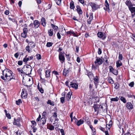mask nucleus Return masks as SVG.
I'll return each instance as SVG.
<instances>
[{
    "label": "nucleus",
    "mask_w": 135,
    "mask_h": 135,
    "mask_svg": "<svg viewBox=\"0 0 135 135\" xmlns=\"http://www.w3.org/2000/svg\"><path fill=\"white\" fill-rule=\"evenodd\" d=\"M108 80L109 83L112 84H113L114 83L111 77H110L108 78Z\"/></svg>",
    "instance_id": "obj_30"
},
{
    "label": "nucleus",
    "mask_w": 135,
    "mask_h": 135,
    "mask_svg": "<svg viewBox=\"0 0 135 135\" xmlns=\"http://www.w3.org/2000/svg\"><path fill=\"white\" fill-rule=\"evenodd\" d=\"M119 98H118V97H116L115 98H111L110 99V100L111 101H115V102H117L119 100Z\"/></svg>",
    "instance_id": "obj_26"
},
{
    "label": "nucleus",
    "mask_w": 135,
    "mask_h": 135,
    "mask_svg": "<svg viewBox=\"0 0 135 135\" xmlns=\"http://www.w3.org/2000/svg\"><path fill=\"white\" fill-rule=\"evenodd\" d=\"M70 83V86L71 87L73 88H75V89L78 88V84L75 83H73V82H71Z\"/></svg>",
    "instance_id": "obj_10"
},
{
    "label": "nucleus",
    "mask_w": 135,
    "mask_h": 135,
    "mask_svg": "<svg viewBox=\"0 0 135 135\" xmlns=\"http://www.w3.org/2000/svg\"><path fill=\"white\" fill-rule=\"evenodd\" d=\"M126 107L128 109H132L133 107V105L130 102H128L126 104Z\"/></svg>",
    "instance_id": "obj_12"
},
{
    "label": "nucleus",
    "mask_w": 135,
    "mask_h": 135,
    "mask_svg": "<svg viewBox=\"0 0 135 135\" xmlns=\"http://www.w3.org/2000/svg\"><path fill=\"white\" fill-rule=\"evenodd\" d=\"M53 116L55 118H57V115L56 112H55L53 113Z\"/></svg>",
    "instance_id": "obj_57"
},
{
    "label": "nucleus",
    "mask_w": 135,
    "mask_h": 135,
    "mask_svg": "<svg viewBox=\"0 0 135 135\" xmlns=\"http://www.w3.org/2000/svg\"><path fill=\"white\" fill-rule=\"evenodd\" d=\"M32 125H31V127L32 128H34V127L36 125V123L34 121H31Z\"/></svg>",
    "instance_id": "obj_33"
},
{
    "label": "nucleus",
    "mask_w": 135,
    "mask_h": 135,
    "mask_svg": "<svg viewBox=\"0 0 135 135\" xmlns=\"http://www.w3.org/2000/svg\"><path fill=\"white\" fill-rule=\"evenodd\" d=\"M112 73L115 75H117L118 74V71L117 70H114Z\"/></svg>",
    "instance_id": "obj_41"
},
{
    "label": "nucleus",
    "mask_w": 135,
    "mask_h": 135,
    "mask_svg": "<svg viewBox=\"0 0 135 135\" xmlns=\"http://www.w3.org/2000/svg\"><path fill=\"white\" fill-rule=\"evenodd\" d=\"M57 36L58 38L59 39H60L61 38V35L59 32L57 33Z\"/></svg>",
    "instance_id": "obj_59"
},
{
    "label": "nucleus",
    "mask_w": 135,
    "mask_h": 135,
    "mask_svg": "<svg viewBox=\"0 0 135 135\" xmlns=\"http://www.w3.org/2000/svg\"><path fill=\"white\" fill-rule=\"evenodd\" d=\"M129 9L131 11L133 17L135 15V7H132L129 8Z\"/></svg>",
    "instance_id": "obj_9"
},
{
    "label": "nucleus",
    "mask_w": 135,
    "mask_h": 135,
    "mask_svg": "<svg viewBox=\"0 0 135 135\" xmlns=\"http://www.w3.org/2000/svg\"><path fill=\"white\" fill-rule=\"evenodd\" d=\"M28 45L31 47L32 49H33L35 47V44L33 41H31L28 43Z\"/></svg>",
    "instance_id": "obj_11"
},
{
    "label": "nucleus",
    "mask_w": 135,
    "mask_h": 135,
    "mask_svg": "<svg viewBox=\"0 0 135 135\" xmlns=\"http://www.w3.org/2000/svg\"><path fill=\"white\" fill-rule=\"evenodd\" d=\"M22 132L20 130H18L16 132V135H21Z\"/></svg>",
    "instance_id": "obj_43"
},
{
    "label": "nucleus",
    "mask_w": 135,
    "mask_h": 135,
    "mask_svg": "<svg viewBox=\"0 0 135 135\" xmlns=\"http://www.w3.org/2000/svg\"><path fill=\"white\" fill-rule=\"evenodd\" d=\"M77 11L79 14L81 15L82 14L83 12L79 6H77Z\"/></svg>",
    "instance_id": "obj_15"
},
{
    "label": "nucleus",
    "mask_w": 135,
    "mask_h": 135,
    "mask_svg": "<svg viewBox=\"0 0 135 135\" xmlns=\"http://www.w3.org/2000/svg\"><path fill=\"white\" fill-rule=\"evenodd\" d=\"M22 4V2L21 1H20L19 2L18 4L19 5V6L20 7H21V5Z\"/></svg>",
    "instance_id": "obj_64"
},
{
    "label": "nucleus",
    "mask_w": 135,
    "mask_h": 135,
    "mask_svg": "<svg viewBox=\"0 0 135 135\" xmlns=\"http://www.w3.org/2000/svg\"><path fill=\"white\" fill-rule=\"evenodd\" d=\"M51 26H52L54 30H56L57 29L58 27L57 26L54 25L52 24H51Z\"/></svg>",
    "instance_id": "obj_37"
},
{
    "label": "nucleus",
    "mask_w": 135,
    "mask_h": 135,
    "mask_svg": "<svg viewBox=\"0 0 135 135\" xmlns=\"http://www.w3.org/2000/svg\"><path fill=\"white\" fill-rule=\"evenodd\" d=\"M9 11L8 10H6L5 13H4L6 15H8V14H9Z\"/></svg>",
    "instance_id": "obj_63"
},
{
    "label": "nucleus",
    "mask_w": 135,
    "mask_h": 135,
    "mask_svg": "<svg viewBox=\"0 0 135 135\" xmlns=\"http://www.w3.org/2000/svg\"><path fill=\"white\" fill-rule=\"evenodd\" d=\"M65 98L64 97H62L60 98V101L61 103H63L64 101Z\"/></svg>",
    "instance_id": "obj_51"
},
{
    "label": "nucleus",
    "mask_w": 135,
    "mask_h": 135,
    "mask_svg": "<svg viewBox=\"0 0 135 135\" xmlns=\"http://www.w3.org/2000/svg\"><path fill=\"white\" fill-rule=\"evenodd\" d=\"M105 7H104V9L105 10L107 11L108 12H110V10L109 8V5L108 2L107 0L105 2Z\"/></svg>",
    "instance_id": "obj_6"
},
{
    "label": "nucleus",
    "mask_w": 135,
    "mask_h": 135,
    "mask_svg": "<svg viewBox=\"0 0 135 135\" xmlns=\"http://www.w3.org/2000/svg\"><path fill=\"white\" fill-rule=\"evenodd\" d=\"M90 5L91 6L92 10L94 11L99 8V6L93 2H91Z\"/></svg>",
    "instance_id": "obj_4"
},
{
    "label": "nucleus",
    "mask_w": 135,
    "mask_h": 135,
    "mask_svg": "<svg viewBox=\"0 0 135 135\" xmlns=\"http://www.w3.org/2000/svg\"><path fill=\"white\" fill-rule=\"evenodd\" d=\"M27 35V33L23 32L22 33L21 36L22 37H23L24 38H25L26 37Z\"/></svg>",
    "instance_id": "obj_40"
},
{
    "label": "nucleus",
    "mask_w": 135,
    "mask_h": 135,
    "mask_svg": "<svg viewBox=\"0 0 135 135\" xmlns=\"http://www.w3.org/2000/svg\"><path fill=\"white\" fill-rule=\"evenodd\" d=\"M103 60L100 58L96 57V60L94 61L95 64L98 63V64L100 65L102 64Z\"/></svg>",
    "instance_id": "obj_7"
},
{
    "label": "nucleus",
    "mask_w": 135,
    "mask_h": 135,
    "mask_svg": "<svg viewBox=\"0 0 135 135\" xmlns=\"http://www.w3.org/2000/svg\"><path fill=\"white\" fill-rule=\"evenodd\" d=\"M47 104H50L52 106L54 105V103L53 102H51V100H49L47 102Z\"/></svg>",
    "instance_id": "obj_29"
},
{
    "label": "nucleus",
    "mask_w": 135,
    "mask_h": 135,
    "mask_svg": "<svg viewBox=\"0 0 135 135\" xmlns=\"http://www.w3.org/2000/svg\"><path fill=\"white\" fill-rule=\"evenodd\" d=\"M17 70H18L19 72L21 74H24V73L23 69H22V70H21L20 68H18L17 69ZM21 75H22V74H21Z\"/></svg>",
    "instance_id": "obj_35"
},
{
    "label": "nucleus",
    "mask_w": 135,
    "mask_h": 135,
    "mask_svg": "<svg viewBox=\"0 0 135 135\" xmlns=\"http://www.w3.org/2000/svg\"><path fill=\"white\" fill-rule=\"evenodd\" d=\"M48 34L50 36H52L53 34V32L52 29L48 30Z\"/></svg>",
    "instance_id": "obj_22"
},
{
    "label": "nucleus",
    "mask_w": 135,
    "mask_h": 135,
    "mask_svg": "<svg viewBox=\"0 0 135 135\" xmlns=\"http://www.w3.org/2000/svg\"><path fill=\"white\" fill-rule=\"evenodd\" d=\"M41 122L43 125H44L46 122L45 118H41Z\"/></svg>",
    "instance_id": "obj_25"
},
{
    "label": "nucleus",
    "mask_w": 135,
    "mask_h": 135,
    "mask_svg": "<svg viewBox=\"0 0 135 135\" xmlns=\"http://www.w3.org/2000/svg\"><path fill=\"white\" fill-rule=\"evenodd\" d=\"M33 24L35 28H38L40 25V22L37 20H35L33 22Z\"/></svg>",
    "instance_id": "obj_8"
},
{
    "label": "nucleus",
    "mask_w": 135,
    "mask_h": 135,
    "mask_svg": "<svg viewBox=\"0 0 135 135\" xmlns=\"http://www.w3.org/2000/svg\"><path fill=\"white\" fill-rule=\"evenodd\" d=\"M47 128L50 130H52L54 129V127L51 124H49L47 126Z\"/></svg>",
    "instance_id": "obj_20"
},
{
    "label": "nucleus",
    "mask_w": 135,
    "mask_h": 135,
    "mask_svg": "<svg viewBox=\"0 0 135 135\" xmlns=\"http://www.w3.org/2000/svg\"><path fill=\"white\" fill-rule=\"evenodd\" d=\"M98 36L99 37L101 38L103 37V33L102 32H99L97 34ZM104 38H103V39H105V37L104 36Z\"/></svg>",
    "instance_id": "obj_23"
},
{
    "label": "nucleus",
    "mask_w": 135,
    "mask_h": 135,
    "mask_svg": "<svg viewBox=\"0 0 135 135\" xmlns=\"http://www.w3.org/2000/svg\"><path fill=\"white\" fill-rule=\"evenodd\" d=\"M102 52L101 49L100 48L98 49V53L100 55L101 54Z\"/></svg>",
    "instance_id": "obj_61"
},
{
    "label": "nucleus",
    "mask_w": 135,
    "mask_h": 135,
    "mask_svg": "<svg viewBox=\"0 0 135 135\" xmlns=\"http://www.w3.org/2000/svg\"><path fill=\"white\" fill-rule=\"evenodd\" d=\"M47 115V113L45 111L43 112L42 114V118H45V117Z\"/></svg>",
    "instance_id": "obj_44"
},
{
    "label": "nucleus",
    "mask_w": 135,
    "mask_h": 135,
    "mask_svg": "<svg viewBox=\"0 0 135 135\" xmlns=\"http://www.w3.org/2000/svg\"><path fill=\"white\" fill-rule=\"evenodd\" d=\"M19 56V53L17 52L14 55L15 56L16 58H17Z\"/></svg>",
    "instance_id": "obj_56"
},
{
    "label": "nucleus",
    "mask_w": 135,
    "mask_h": 135,
    "mask_svg": "<svg viewBox=\"0 0 135 135\" xmlns=\"http://www.w3.org/2000/svg\"><path fill=\"white\" fill-rule=\"evenodd\" d=\"M120 99L124 103H125L126 102V101L125 98L123 97H120Z\"/></svg>",
    "instance_id": "obj_32"
},
{
    "label": "nucleus",
    "mask_w": 135,
    "mask_h": 135,
    "mask_svg": "<svg viewBox=\"0 0 135 135\" xmlns=\"http://www.w3.org/2000/svg\"><path fill=\"white\" fill-rule=\"evenodd\" d=\"M99 105L97 104H94V105L93 107L94 108L95 111L96 112L97 111V112H99Z\"/></svg>",
    "instance_id": "obj_17"
},
{
    "label": "nucleus",
    "mask_w": 135,
    "mask_h": 135,
    "mask_svg": "<svg viewBox=\"0 0 135 135\" xmlns=\"http://www.w3.org/2000/svg\"><path fill=\"white\" fill-rule=\"evenodd\" d=\"M41 116L40 115H39L38 118L36 119V121L37 122H39L40 120V119Z\"/></svg>",
    "instance_id": "obj_60"
},
{
    "label": "nucleus",
    "mask_w": 135,
    "mask_h": 135,
    "mask_svg": "<svg viewBox=\"0 0 135 135\" xmlns=\"http://www.w3.org/2000/svg\"><path fill=\"white\" fill-rule=\"evenodd\" d=\"M88 76L90 78H92L93 76V74L91 72H89L88 73Z\"/></svg>",
    "instance_id": "obj_46"
},
{
    "label": "nucleus",
    "mask_w": 135,
    "mask_h": 135,
    "mask_svg": "<svg viewBox=\"0 0 135 135\" xmlns=\"http://www.w3.org/2000/svg\"><path fill=\"white\" fill-rule=\"evenodd\" d=\"M116 66L117 68L119 67L122 65V64L120 61L118 60L116 61Z\"/></svg>",
    "instance_id": "obj_19"
},
{
    "label": "nucleus",
    "mask_w": 135,
    "mask_h": 135,
    "mask_svg": "<svg viewBox=\"0 0 135 135\" xmlns=\"http://www.w3.org/2000/svg\"><path fill=\"white\" fill-rule=\"evenodd\" d=\"M94 81L97 82L99 81V78H98V77L96 76L95 78H94Z\"/></svg>",
    "instance_id": "obj_50"
},
{
    "label": "nucleus",
    "mask_w": 135,
    "mask_h": 135,
    "mask_svg": "<svg viewBox=\"0 0 135 135\" xmlns=\"http://www.w3.org/2000/svg\"><path fill=\"white\" fill-rule=\"evenodd\" d=\"M20 118H18L17 119L15 118L14 122H13V125H16L18 127H20L21 125L20 123Z\"/></svg>",
    "instance_id": "obj_5"
},
{
    "label": "nucleus",
    "mask_w": 135,
    "mask_h": 135,
    "mask_svg": "<svg viewBox=\"0 0 135 135\" xmlns=\"http://www.w3.org/2000/svg\"><path fill=\"white\" fill-rule=\"evenodd\" d=\"M26 50L28 52L30 53L31 51V49L30 48L29 46L28 45L26 47Z\"/></svg>",
    "instance_id": "obj_28"
},
{
    "label": "nucleus",
    "mask_w": 135,
    "mask_h": 135,
    "mask_svg": "<svg viewBox=\"0 0 135 135\" xmlns=\"http://www.w3.org/2000/svg\"><path fill=\"white\" fill-rule=\"evenodd\" d=\"M38 89L40 91V92L41 93H43V90L42 88H38Z\"/></svg>",
    "instance_id": "obj_62"
},
{
    "label": "nucleus",
    "mask_w": 135,
    "mask_h": 135,
    "mask_svg": "<svg viewBox=\"0 0 135 135\" xmlns=\"http://www.w3.org/2000/svg\"><path fill=\"white\" fill-rule=\"evenodd\" d=\"M59 59L62 64L65 60V58L64 54L60 52L59 54Z\"/></svg>",
    "instance_id": "obj_3"
},
{
    "label": "nucleus",
    "mask_w": 135,
    "mask_h": 135,
    "mask_svg": "<svg viewBox=\"0 0 135 135\" xmlns=\"http://www.w3.org/2000/svg\"><path fill=\"white\" fill-rule=\"evenodd\" d=\"M84 122V120L80 119L78 121L77 123V125L78 126H80V125L83 124Z\"/></svg>",
    "instance_id": "obj_21"
},
{
    "label": "nucleus",
    "mask_w": 135,
    "mask_h": 135,
    "mask_svg": "<svg viewBox=\"0 0 135 135\" xmlns=\"http://www.w3.org/2000/svg\"><path fill=\"white\" fill-rule=\"evenodd\" d=\"M68 72L69 71L68 70L64 69L63 70V74L64 75L66 76Z\"/></svg>",
    "instance_id": "obj_27"
},
{
    "label": "nucleus",
    "mask_w": 135,
    "mask_h": 135,
    "mask_svg": "<svg viewBox=\"0 0 135 135\" xmlns=\"http://www.w3.org/2000/svg\"><path fill=\"white\" fill-rule=\"evenodd\" d=\"M50 70L49 69L46 71V77L48 78L50 76Z\"/></svg>",
    "instance_id": "obj_18"
},
{
    "label": "nucleus",
    "mask_w": 135,
    "mask_h": 135,
    "mask_svg": "<svg viewBox=\"0 0 135 135\" xmlns=\"http://www.w3.org/2000/svg\"><path fill=\"white\" fill-rule=\"evenodd\" d=\"M60 132L62 134V135H65L64 130L63 129H61L60 130Z\"/></svg>",
    "instance_id": "obj_55"
},
{
    "label": "nucleus",
    "mask_w": 135,
    "mask_h": 135,
    "mask_svg": "<svg viewBox=\"0 0 135 135\" xmlns=\"http://www.w3.org/2000/svg\"><path fill=\"white\" fill-rule=\"evenodd\" d=\"M23 32L25 33H27L28 31V29L27 28H24L23 29Z\"/></svg>",
    "instance_id": "obj_49"
},
{
    "label": "nucleus",
    "mask_w": 135,
    "mask_h": 135,
    "mask_svg": "<svg viewBox=\"0 0 135 135\" xmlns=\"http://www.w3.org/2000/svg\"><path fill=\"white\" fill-rule=\"evenodd\" d=\"M6 115L8 118H9V119H11V115L10 114H9V113L7 114L6 113Z\"/></svg>",
    "instance_id": "obj_54"
},
{
    "label": "nucleus",
    "mask_w": 135,
    "mask_h": 135,
    "mask_svg": "<svg viewBox=\"0 0 135 135\" xmlns=\"http://www.w3.org/2000/svg\"><path fill=\"white\" fill-rule=\"evenodd\" d=\"M3 76H1V78L4 80L10 81L12 79H15L13 76L12 75V72L10 70L6 69L3 71Z\"/></svg>",
    "instance_id": "obj_1"
},
{
    "label": "nucleus",
    "mask_w": 135,
    "mask_h": 135,
    "mask_svg": "<svg viewBox=\"0 0 135 135\" xmlns=\"http://www.w3.org/2000/svg\"><path fill=\"white\" fill-rule=\"evenodd\" d=\"M23 62L22 61H19L18 62V64L19 65H22V64Z\"/></svg>",
    "instance_id": "obj_53"
},
{
    "label": "nucleus",
    "mask_w": 135,
    "mask_h": 135,
    "mask_svg": "<svg viewBox=\"0 0 135 135\" xmlns=\"http://www.w3.org/2000/svg\"><path fill=\"white\" fill-rule=\"evenodd\" d=\"M67 34H70V35H73L75 37H78V35H76L74 32L73 31H68L67 32Z\"/></svg>",
    "instance_id": "obj_13"
},
{
    "label": "nucleus",
    "mask_w": 135,
    "mask_h": 135,
    "mask_svg": "<svg viewBox=\"0 0 135 135\" xmlns=\"http://www.w3.org/2000/svg\"><path fill=\"white\" fill-rule=\"evenodd\" d=\"M134 85V82L133 81L131 82L129 84V85L131 87H132Z\"/></svg>",
    "instance_id": "obj_52"
},
{
    "label": "nucleus",
    "mask_w": 135,
    "mask_h": 135,
    "mask_svg": "<svg viewBox=\"0 0 135 135\" xmlns=\"http://www.w3.org/2000/svg\"><path fill=\"white\" fill-rule=\"evenodd\" d=\"M55 2L56 4L59 5H60L61 3V0H55Z\"/></svg>",
    "instance_id": "obj_39"
},
{
    "label": "nucleus",
    "mask_w": 135,
    "mask_h": 135,
    "mask_svg": "<svg viewBox=\"0 0 135 135\" xmlns=\"http://www.w3.org/2000/svg\"><path fill=\"white\" fill-rule=\"evenodd\" d=\"M72 93L71 92H69L68 93L66 96V98L68 101H69L70 99Z\"/></svg>",
    "instance_id": "obj_14"
},
{
    "label": "nucleus",
    "mask_w": 135,
    "mask_h": 135,
    "mask_svg": "<svg viewBox=\"0 0 135 135\" xmlns=\"http://www.w3.org/2000/svg\"><path fill=\"white\" fill-rule=\"evenodd\" d=\"M37 58L38 60L40 59H41V55L40 54H37L36 55Z\"/></svg>",
    "instance_id": "obj_47"
},
{
    "label": "nucleus",
    "mask_w": 135,
    "mask_h": 135,
    "mask_svg": "<svg viewBox=\"0 0 135 135\" xmlns=\"http://www.w3.org/2000/svg\"><path fill=\"white\" fill-rule=\"evenodd\" d=\"M126 4L128 6H129L131 5V2L127 0L125 2Z\"/></svg>",
    "instance_id": "obj_36"
},
{
    "label": "nucleus",
    "mask_w": 135,
    "mask_h": 135,
    "mask_svg": "<svg viewBox=\"0 0 135 135\" xmlns=\"http://www.w3.org/2000/svg\"><path fill=\"white\" fill-rule=\"evenodd\" d=\"M29 60H30L29 57H27V55L26 56L23 60V61L24 62H26Z\"/></svg>",
    "instance_id": "obj_24"
},
{
    "label": "nucleus",
    "mask_w": 135,
    "mask_h": 135,
    "mask_svg": "<svg viewBox=\"0 0 135 135\" xmlns=\"http://www.w3.org/2000/svg\"><path fill=\"white\" fill-rule=\"evenodd\" d=\"M109 71L110 72L112 73L113 71V70H114V69L113 67L112 66H110L109 67Z\"/></svg>",
    "instance_id": "obj_45"
},
{
    "label": "nucleus",
    "mask_w": 135,
    "mask_h": 135,
    "mask_svg": "<svg viewBox=\"0 0 135 135\" xmlns=\"http://www.w3.org/2000/svg\"><path fill=\"white\" fill-rule=\"evenodd\" d=\"M123 59V56L122 55V54H119V60H122Z\"/></svg>",
    "instance_id": "obj_48"
},
{
    "label": "nucleus",
    "mask_w": 135,
    "mask_h": 135,
    "mask_svg": "<svg viewBox=\"0 0 135 135\" xmlns=\"http://www.w3.org/2000/svg\"><path fill=\"white\" fill-rule=\"evenodd\" d=\"M41 23L42 25L44 26H45L46 25V22L45 19L44 18L42 17V18L41 19Z\"/></svg>",
    "instance_id": "obj_16"
},
{
    "label": "nucleus",
    "mask_w": 135,
    "mask_h": 135,
    "mask_svg": "<svg viewBox=\"0 0 135 135\" xmlns=\"http://www.w3.org/2000/svg\"><path fill=\"white\" fill-rule=\"evenodd\" d=\"M53 44L51 42H48L46 44V46L47 47H50Z\"/></svg>",
    "instance_id": "obj_42"
},
{
    "label": "nucleus",
    "mask_w": 135,
    "mask_h": 135,
    "mask_svg": "<svg viewBox=\"0 0 135 135\" xmlns=\"http://www.w3.org/2000/svg\"><path fill=\"white\" fill-rule=\"evenodd\" d=\"M90 16L89 17V19L91 20H92L93 19V15L92 13L90 14Z\"/></svg>",
    "instance_id": "obj_58"
},
{
    "label": "nucleus",
    "mask_w": 135,
    "mask_h": 135,
    "mask_svg": "<svg viewBox=\"0 0 135 135\" xmlns=\"http://www.w3.org/2000/svg\"><path fill=\"white\" fill-rule=\"evenodd\" d=\"M16 104L18 105H19L20 103H22V101L21 99H19L18 100H17L16 102Z\"/></svg>",
    "instance_id": "obj_38"
},
{
    "label": "nucleus",
    "mask_w": 135,
    "mask_h": 135,
    "mask_svg": "<svg viewBox=\"0 0 135 135\" xmlns=\"http://www.w3.org/2000/svg\"><path fill=\"white\" fill-rule=\"evenodd\" d=\"M114 85H115L114 88L116 89H117L118 88L119 86V85L117 83H114Z\"/></svg>",
    "instance_id": "obj_34"
},
{
    "label": "nucleus",
    "mask_w": 135,
    "mask_h": 135,
    "mask_svg": "<svg viewBox=\"0 0 135 135\" xmlns=\"http://www.w3.org/2000/svg\"><path fill=\"white\" fill-rule=\"evenodd\" d=\"M24 73L26 75H30L31 74L32 71V68L29 65L24 66L23 68Z\"/></svg>",
    "instance_id": "obj_2"
},
{
    "label": "nucleus",
    "mask_w": 135,
    "mask_h": 135,
    "mask_svg": "<svg viewBox=\"0 0 135 135\" xmlns=\"http://www.w3.org/2000/svg\"><path fill=\"white\" fill-rule=\"evenodd\" d=\"M75 7L73 2H72L70 3V8L71 9H74Z\"/></svg>",
    "instance_id": "obj_31"
}]
</instances>
